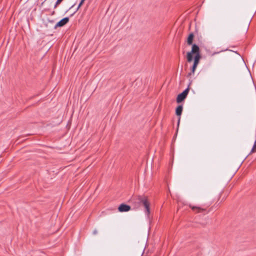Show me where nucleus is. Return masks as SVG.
I'll use <instances>...</instances> for the list:
<instances>
[{
    "instance_id": "1",
    "label": "nucleus",
    "mask_w": 256,
    "mask_h": 256,
    "mask_svg": "<svg viewBox=\"0 0 256 256\" xmlns=\"http://www.w3.org/2000/svg\"><path fill=\"white\" fill-rule=\"evenodd\" d=\"M193 54H194V60L198 61L200 62L202 56L200 53V48L196 44H193L192 46L191 51L187 52L186 60L188 62H192L193 60Z\"/></svg>"
},
{
    "instance_id": "2",
    "label": "nucleus",
    "mask_w": 256,
    "mask_h": 256,
    "mask_svg": "<svg viewBox=\"0 0 256 256\" xmlns=\"http://www.w3.org/2000/svg\"><path fill=\"white\" fill-rule=\"evenodd\" d=\"M136 200L140 205H142L146 208V212L148 216L150 214V202L148 201L147 196H139Z\"/></svg>"
},
{
    "instance_id": "3",
    "label": "nucleus",
    "mask_w": 256,
    "mask_h": 256,
    "mask_svg": "<svg viewBox=\"0 0 256 256\" xmlns=\"http://www.w3.org/2000/svg\"><path fill=\"white\" fill-rule=\"evenodd\" d=\"M190 90L189 86L188 87L184 90L182 93L178 94L176 98V102L180 103L184 101L186 98Z\"/></svg>"
},
{
    "instance_id": "4",
    "label": "nucleus",
    "mask_w": 256,
    "mask_h": 256,
    "mask_svg": "<svg viewBox=\"0 0 256 256\" xmlns=\"http://www.w3.org/2000/svg\"><path fill=\"white\" fill-rule=\"evenodd\" d=\"M189 206L196 214L204 212L206 211V208H203L200 206H192V204H190Z\"/></svg>"
},
{
    "instance_id": "5",
    "label": "nucleus",
    "mask_w": 256,
    "mask_h": 256,
    "mask_svg": "<svg viewBox=\"0 0 256 256\" xmlns=\"http://www.w3.org/2000/svg\"><path fill=\"white\" fill-rule=\"evenodd\" d=\"M69 20L70 19L68 17L63 18L54 26V28L56 29L58 27L64 26L69 22Z\"/></svg>"
},
{
    "instance_id": "6",
    "label": "nucleus",
    "mask_w": 256,
    "mask_h": 256,
    "mask_svg": "<svg viewBox=\"0 0 256 256\" xmlns=\"http://www.w3.org/2000/svg\"><path fill=\"white\" fill-rule=\"evenodd\" d=\"M198 64H199V62H198V61L194 60L193 64H192V68H190V72L188 73V74H187V77H188V78L190 77L192 75L194 74L196 70Z\"/></svg>"
},
{
    "instance_id": "7",
    "label": "nucleus",
    "mask_w": 256,
    "mask_h": 256,
    "mask_svg": "<svg viewBox=\"0 0 256 256\" xmlns=\"http://www.w3.org/2000/svg\"><path fill=\"white\" fill-rule=\"evenodd\" d=\"M118 210L120 212H126L130 210V206L126 204H122L120 205Z\"/></svg>"
},
{
    "instance_id": "8",
    "label": "nucleus",
    "mask_w": 256,
    "mask_h": 256,
    "mask_svg": "<svg viewBox=\"0 0 256 256\" xmlns=\"http://www.w3.org/2000/svg\"><path fill=\"white\" fill-rule=\"evenodd\" d=\"M182 105H179L177 106L176 110V114L179 116L178 122V126H179L180 119V116L182 114Z\"/></svg>"
},
{
    "instance_id": "9",
    "label": "nucleus",
    "mask_w": 256,
    "mask_h": 256,
    "mask_svg": "<svg viewBox=\"0 0 256 256\" xmlns=\"http://www.w3.org/2000/svg\"><path fill=\"white\" fill-rule=\"evenodd\" d=\"M194 38V33L191 32L190 33L186 40V42L188 45V46H192L194 44H192L193 40Z\"/></svg>"
},
{
    "instance_id": "10",
    "label": "nucleus",
    "mask_w": 256,
    "mask_h": 256,
    "mask_svg": "<svg viewBox=\"0 0 256 256\" xmlns=\"http://www.w3.org/2000/svg\"><path fill=\"white\" fill-rule=\"evenodd\" d=\"M256 152V140L254 142V144L253 146V147L251 150L250 152L253 153Z\"/></svg>"
},
{
    "instance_id": "11",
    "label": "nucleus",
    "mask_w": 256,
    "mask_h": 256,
    "mask_svg": "<svg viewBox=\"0 0 256 256\" xmlns=\"http://www.w3.org/2000/svg\"><path fill=\"white\" fill-rule=\"evenodd\" d=\"M64 0H57L54 6V8H56Z\"/></svg>"
},
{
    "instance_id": "12",
    "label": "nucleus",
    "mask_w": 256,
    "mask_h": 256,
    "mask_svg": "<svg viewBox=\"0 0 256 256\" xmlns=\"http://www.w3.org/2000/svg\"><path fill=\"white\" fill-rule=\"evenodd\" d=\"M84 1H85V0H81L80 2V4L78 6L76 10H78L80 8V6L83 4Z\"/></svg>"
},
{
    "instance_id": "13",
    "label": "nucleus",
    "mask_w": 256,
    "mask_h": 256,
    "mask_svg": "<svg viewBox=\"0 0 256 256\" xmlns=\"http://www.w3.org/2000/svg\"><path fill=\"white\" fill-rule=\"evenodd\" d=\"M93 234H98V230H94L92 232Z\"/></svg>"
},
{
    "instance_id": "14",
    "label": "nucleus",
    "mask_w": 256,
    "mask_h": 256,
    "mask_svg": "<svg viewBox=\"0 0 256 256\" xmlns=\"http://www.w3.org/2000/svg\"><path fill=\"white\" fill-rule=\"evenodd\" d=\"M50 22L51 23H54V20H50Z\"/></svg>"
},
{
    "instance_id": "15",
    "label": "nucleus",
    "mask_w": 256,
    "mask_h": 256,
    "mask_svg": "<svg viewBox=\"0 0 256 256\" xmlns=\"http://www.w3.org/2000/svg\"><path fill=\"white\" fill-rule=\"evenodd\" d=\"M54 13H55L54 11H53L52 12V14L54 15Z\"/></svg>"
}]
</instances>
